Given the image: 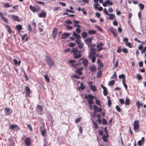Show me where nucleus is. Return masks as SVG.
I'll list each match as a JSON object with an SVG mask.
<instances>
[{
	"mask_svg": "<svg viewBox=\"0 0 146 146\" xmlns=\"http://www.w3.org/2000/svg\"><path fill=\"white\" fill-rule=\"evenodd\" d=\"M18 127L17 125L16 124H11L9 125V129L11 130L15 129Z\"/></svg>",
	"mask_w": 146,
	"mask_h": 146,
	"instance_id": "obj_18",
	"label": "nucleus"
},
{
	"mask_svg": "<svg viewBox=\"0 0 146 146\" xmlns=\"http://www.w3.org/2000/svg\"><path fill=\"white\" fill-rule=\"evenodd\" d=\"M65 23L67 24H71L72 23V21L70 20H66L65 21Z\"/></svg>",
	"mask_w": 146,
	"mask_h": 146,
	"instance_id": "obj_49",
	"label": "nucleus"
},
{
	"mask_svg": "<svg viewBox=\"0 0 146 146\" xmlns=\"http://www.w3.org/2000/svg\"><path fill=\"white\" fill-rule=\"evenodd\" d=\"M115 82V81L114 80H112L110 81L108 83L109 85L112 86L114 84Z\"/></svg>",
	"mask_w": 146,
	"mask_h": 146,
	"instance_id": "obj_39",
	"label": "nucleus"
},
{
	"mask_svg": "<svg viewBox=\"0 0 146 146\" xmlns=\"http://www.w3.org/2000/svg\"><path fill=\"white\" fill-rule=\"evenodd\" d=\"M78 47L80 49H82L83 48L84 46V44L83 43H80L79 44Z\"/></svg>",
	"mask_w": 146,
	"mask_h": 146,
	"instance_id": "obj_43",
	"label": "nucleus"
},
{
	"mask_svg": "<svg viewBox=\"0 0 146 146\" xmlns=\"http://www.w3.org/2000/svg\"><path fill=\"white\" fill-rule=\"evenodd\" d=\"M4 110L5 114L6 115H11L13 112V110L10 108H5Z\"/></svg>",
	"mask_w": 146,
	"mask_h": 146,
	"instance_id": "obj_5",
	"label": "nucleus"
},
{
	"mask_svg": "<svg viewBox=\"0 0 146 146\" xmlns=\"http://www.w3.org/2000/svg\"><path fill=\"white\" fill-rule=\"evenodd\" d=\"M29 8L31 10L34 12H35L36 11V9L34 6L30 5L29 6Z\"/></svg>",
	"mask_w": 146,
	"mask_h": 146,
	"instance_id": "obj_31",
	"label": "nucleus"
},
{
	"mask_svg": "<svg viewBox=\"0 0 146 146\" xmlns=\"http://www.w3.org/2000/svg\"><path fill=\"white\" fill-rule=\"evenodd\" d=\"M82 119V117H80L76 119L75 120V123H78L79 121H81Z\"/></svg>",
	"mask_w": 146,
	"mask_h": 146,
	"instance_id": "obj_42",
	"label": "nucleus"
},
{
	"mask_svg": "<svg viewBox=\"0 0 146 146\" xmlns=\"http://www.w3.org/2000/svg\"><path fill=\"white\" fill-rule=\"evenodd\" d=\"M121 47L119 46L118 47V48L117 50V52L118 53H120L121 51Z\"/></svg>",
	"mask_w": 146,
	"mask_h": 146,
	"instance_id": "obj_58",
	"label": "nucleus"
},
{
	"mask_svg": "<svg viewBox=\"0 0 146 146\" xmlns=\"http://www.w3.org/2000/svg\"><path fill=\"white\" fill-rule=\"evenodd\" d=\"M93 124L94 125L95 128V129L97 128L98 127V124H97V123H96L94 122V121L93 122Z\"/></svg>",
	"mask_w": 146,
	"mask_h": 146,
	"instance_id": "obj_60",
	"label": "nucleus"
},
{
	"mask_svg": "<svg viewBox=\"0 0 146 146\" xmlns=\"http://www.w3.org/2000/svg\"><path fill=\"white\" fill-rule=\"evenodd\" d=\"M124 80H122V83L125 89L126 90H127V86L125 83V81H124Z\"/></svg>",
	"mask_w": 146,
	"mask_h": 146,
	"instance_id": "obj_44",
	"label": "nucleus"
},
{
	"mask_svg": "<svg viewBox=\"0 0 146 146\" xmlns=\"http://www.w3.org/2000/svg\"><path fill=\"white\" fill-rule=\"evenodd\" d=\"M37 3L38 4H41L44 6L45 5V3L44 2H43L41 1H38L37 2Z\"/></svg>",
	"mask_w": 146,
	"mask_h": 146,
	"instance_id": "obj_51",
	"label": "nucleus"
},
{
	"mask_svg": "<svg viewBox=\"0 0 146 146\" xmlns=\"http://www.w3.org/2000/svg\"><path fill=\"white\" fill-rule=\"evenodd\" d=\"M76 62V60H70L68 62L70 63H72V65L74 67L76 68V66L78 65H80L81 64V63L80 62H78V63H73L74 62Z\"/></svg>",
	"mask_w": 146,
	"mask_h": 146,
	"instance_id": "obj_10",
	"label": "nucleus"
},
{
	"mask_svg": "<svg viewBox=\"0 0 146 146\" xmlns=\"http://www.w3.org/2000/svg\"><path fill=\"white\" fill-rule=\"evenodd\" d=\"M9 142V146H14L15 145V143L14 141L13 140L12 138H9L8 139Z\"/></svg>",
	"mask_w": 146,
	"mask_h": 146,
	"instance_id": "obj_15",
	"label": "nucleus"
},
{
	"mask_svg": "<svg viewBox=\"0 0 146 146\" xmlns=\"http://www.w3.org/2000/svg\"><path fill=\"white\" fill-rule=\"evenodd\" d=\"M11 6V5H9L8 3H5L4 5V7L5 8H7L10 7Z\"/></svg>",
	"mask_w": 146,
	"mask_h": 146,
	"instance_id": "obj_46",
	"label": "nucleus"
},
{
	"mask_svg": "<svg viewBox=\"0 0 146 146\" xmlns=\"http://www.w3.org/2000/svg\"><path fill=\"white\" fill-rule=\"evenodd\" d=\"M25 91L26 93V95L27 97H29L30 96V89L28 86H26L25 87Z\"/></svg>",
	"mask_w": 146,
	"mask_h": 146,
	"instance_id": "obj_11",
	"label": "nucleus"
},
{
	"mask_svg": "<svg viewBox=\"0 0 146 146\" xmlns=\"http://www.w3.org/2000/svg\"><path fill=\"white\" fill-rule=\"evenodd\" d=\"M65 11L68 12H69L70 13H75L74 11L73 10H70L68 9H66L65 10Z\"/></svg>",
	"mask_w": 146,
	"mask_h": 146,
	"instance_id": "obj_62",
	"label": "nucleus"
},
{
	"mask_svg": "<svg viewBox=\"0 0 146 146\" xmlns=\"http://www.w3.org/2000/svg\"><path fill=\"white\" fill-rule=\"evenodd\" d=\"M88 46L89 47H91V48H94V47H95V46L96 45L94 44H91V43L90 44H89V45H88Z\"/></svg>",
	"mask_w": 146,
	"mask_h": 146,
	"instance_id": "obj_48",
	"label": "nucleus"
},
{
	"mask_svg": "<svg viewBox=\"0 0 146 146\" xmlns=\"http://www.w3.org/2000/svg\"><path fill=\"white\" fill-rule=\"evenodd\" d=\"M81 35L82 37L84 38L87 37L88 34L86 32H83L82 33Z\"/></svg>",
	"mask_w": 146,
	"mask_h": 146,
	"instance_id": "obj_30",
	"label": "nucleus"
},
{
	"mask_svg": "<svg viewBox=\"0 0 146 146\" xmlns=\"http://www.w3.org/2000/svg\"><path fill=\"white\" fill-rule=\"evenodd\" d=\"M58 32V29L56 28H54L52 31V35L54 38H55L56 37Z\"/></svg>",
	"mask_w": 146,
	"mask_h": 146,
	"instance_id": "obj_13",
	"label": "nucleus"
},
{
	"mask_svg": "<svg viewBox=\"0 0 146 146\" xmlns=\"http://www.w3.org/2000/svg\"><path fill=\"white\" fill-rule=\"evenodd\" d=\"M116 108L117 110L119 112H121V109L120 108H119V106H118L117 105L116 106Z\"/></svg>",
	"mask_w": 146,
	"mask_h": 146,
	"instance_id": "obj_53",
	"label": "nucleus"
},
{
	"mask_svg": "<svg viewBox=\"0 0 146 146\" xmlns=\"http://www.w3.org/2000/svg\"><path fill=\"white\" fill-rule=\"evenodd\" d=\"M91 52L89 54H96V49L93 48H91L90 49Z\"/></svg>",
	"mask_w": 146,
	"mask_h": 146,
	"instance_id": "obj_21",
	"label": "nucleus"
},
{
	"mask_svg": "<svg viewBox=\"0 0 146 146\" xmlns=\"http://www.w3.org/2000/svg\"><path fill=\"white\" fill-rule=\"evenodd\" d=\"M119 78L120 79H122V80H124V81H125V77L124 74H122L119 76Z\"/></svg>",
	"mask_w": 146,
	"mask_h": 146,
	"instance_id": "obj_34",
	"label": "nucleus"
},
{
	"mask_svg": "<svg viewBox=\"0 0 146 146\" xmlns=\"http://www.w3.org/2000/svg\"><path fill=\"white\" fill-rule=\"evenodd\" d=\"M12 18H13L14 20L15 21H19L20 20H19V17L17 15H11Z\"/></svg>",
	"mask_w": 146,
	"mask_h": 146,
	"instance_id": "obj_20",
	"label": "nucleus"
},
{
	"mask_svg": "<svg viewBox=\"0 0 146 146\" xmlns=\"http://www.w3.org/2000/svg\"><path fill=\"white\" fill-rule=\"evenodd\" d=\"M123 40L124 42L126 43L128 42V39L126 37L123 38Z\"/></svg>",
	"mask_w": 146,
	"mask_h": 146,
	"instance_id": "obj_61",
	"label": "nucleus"
},
{
	"mask_svg": "<svg viewBox=\"0 0 146 146\" xmlns=\"http://www.w3.org/2000/svg\"><path fill=\"white\" fill-rule=\"evenodd\" d=\"M16 29L18 30H21L22 27L21 25H19L16 26Z\"/></svg>",
	"mask_w": 146,
	"mask_h": 146,
	"instance_id": "obj_38",
	"label": "nucleus"
},
{
	"mask_svg": "<svg viewBox=\"0 0 146 146\" xmlns=\"http://www.w3.org/2000/svg\"><path fill=\"white\" fill-rule=\"evenodd\" d=\"M71 52H73L74 56V59H78L80 58L81 56V50H78L77 47L74 48L71 51Z\"/></svg>",
	"mask_w": 146,
	"mask_h": 146,
	"instance_id": "obj_1",
	"label": "nucleus"
},
{
	"mask_svg": "<svg viewBox=\"0 0 146 146\" xmlns=\"http://www.w3.org/2000/svg\"><path fill=\"white\" fill-rule=\"evenodd\" d=\"M119 102L121 104H123L124 103V100L123 99H121L119 100Z\"/></svg>",
	"mask_w": 146,
	"mask_h": 146,
	"instance_id": "obj_59",
	"label": "nucleus"
},
{
	"mask_svg": "<svg viewBox=\"0 0 146 146\" xmlns=\"http://www.w3.org/2000/svg\"><path fill=\"white\" fill-rule=\"evenodd\" d=\"M93 39V38L92 37L88 38L86 39L85 40L84 42L86 43L88 45L89 44L91 43Z\"/></svg>",
	"mask_w": 146,
	"mask_h": 146,
	"instance_id": "obj_12",
	"label": "nucleus"
},
{
	"mask_svg": "<svg viewBox=\"0 0 146 146\" xmlns=\"http://www.w3.org/2000/svg\"><path fill=\"white\" fill-rule=\"evenodd\" d=\"M104 12L107 15H108L110 13L108 12L107 9L106 8H104Z\"/></svg>",
	"mask_w": 146,
	"mask_h": 146,
	"instance_id": "obj_50",
	"label": "nucleus"
},
{
	"mask_svg": "<svg viewBox=\"0 0 146 146\" xmlns=\"http://www.w3.org/2000/svg\"><path fill=\"white\" fill-rule=\"evenodd\" d=\"M107 122L105 118L103 119V124L104 125H106L107 124Z\"/></svg>",
	"mask_w": 146,
	"mask_h": 146,
	"instance_id": "obj_54",
	"label": "nucleus"
},
{
	"mask_svg": "<svg viewBox=\"0 0 146 146\" xmlns=\"http://www.w3.org/2000/svg\"><path fill=\"white\" fill-rule=\"evenodd\" d=\"M41 134L43 137L45 136L46 134V129H44L40 131Z\"/></svg>",
	"mask_w": 146,
	"mask_h": 146,
	"instance_id": "obj_27",
	"label": "nucleus"
},
{
	"mask_svg": "<svg viewBox=\"0 0 146 146\" xmlns=\"http://www.w3.org/2000/svg\"><path fill=\"white\" fill-rule=\"evenodd\" d=\"M104 45V44L102 42H100L97 45L96 47L98 48L97 50L98 52H99L101 50H103L102 47Z\"/></svg>",
	"mask_w": 146,
	"mask_h": 146,
	"instance_id": "obj_8",
	"label": "nucleus"
},
{
	"mask_svg": "<svg viewBox=\"0 0 146 146\" xmlns=\"http://www.w3.org/2000/svg\"><path fill=\"white\" fill-rule=\"evenodd\" d=\"M110 31L112 33L113 36L115 37H117V31L115 29L112 28L111 29H110Z\"/></svg>",
	"mask_w": 146,
	"mask_h": 146,
	"instance_id": "obj_19",
	"label": "nucleus"
},
{
	"mask_svg": "<svg viewBox=\"0 0 146 146\" xmlns=\"http://www.w3.org/2000/svg\"><path fill=\"white\" fill-rule=\"evenodd\" d=\"M104 95L105 96H106L108 94V92H107V88H104V89H103V92Z\"/></svg>",
	"mask_w": 146,
	"mask_h": 146,
	"instance_id": "obj_35",
	"label": "nucleus"
},
{
	"mask_svg": "<svg viewBox=\"0 0 146 146\" xmlns=\"http://www.w3.org/2000/svg\"><path fill=\"white\" fill-rule=\"evenodd\" d=\"M137 79L139 80H141L142 79V77L140 74H137Z\"/></svg>",
	"mask_w": 146,
	"mask_h": 146,
	"instance_id": "obj_52",
	"label": "nucleus"
},
{
	"mask_svg": "<svg viewBox=\"0 0 146 146\" xmlns=\"http://www.w3.org/2000/svg\"><path fill=\"white\" fill-rule=\"evenodd\" d=\"M45 58V61L48 66L50 67H52L54 66V61L52 60V57L49 55H46V56Z\"/></svg>",
	"mask_w": 146,
	"mask_h": 146,
	"instance_id": "obj_2",
	"label": "nucleus"
},
{
	"mask_svg": "<svg viewBox=\"0 0 146 146\" xmlns=\"http://www.w3.org/2000/svg\"><path fill=\"white\" fill-rule=\"evenodd\" d=\"M44 123H42V125L40 127V131H41L44 129Z\"/></svg>",
	"mask_w": 146,
	"mask_h": 146,
	"instance_id": "obj_45",
	"label": "nucleus"
},
{
	"mask_svg": "<svg viewBox=\"0 0 146 146\" xmlns=\"http://www.w3.org/2000/svg\"><path fill=\"white\" fill-rule=\"evenodd\" d=\"M118 64H119V60H117L116 62H115V66H114V68L117 67L118 65Z\"/></svg>",
	"mask_w": 146,
	"mask_h": 146,
	"instance_id": "obj_63",
	"label": "nucleus"
},
{
	"mask_svg": "<svg viewBox=\"0 0 146 146\" xmlns=\"http://www.w3.org/2000/svg\"><path fill=\"white\" fill-rule=\"evenodd\" d=\"M5 27L7 29V31L9 33H11L13 32V31H12L11 28L9 26L7 25H5Z\"/></svg>",
	"mask_w": 146,
	"mask_h": 146,
	"instance_id": "obj_28",
	"label": "nucleus"
},
{
	"mask_svg": "<svg viewBox=\"0 0 146 146\" xmlns=\"http://www.w3.org/2000/svg\"><path fill=\"white\" fill-rule=\"evenodd\" d=\"M46 14L45 12H42L38 15L39 17L40 18H44L45 17Z\"/></svg>",
	"mask_w": 146,
	"mask_h": 146,
	"instance_id": "obj_24",
	"label": "nucleus"
},
{
	"mask_svg": "<svg viewBox=\"0 0 146 146\" xmlns=\"http://www.w3.org/2000/svg\"><path fill=\"white\" fill-rule=\"evenodd\" d=\"M94 109V112L95 113V112H99L102 111V109L101 108H98L96 105H94L93 106Z\"/></svg>",
	"mask_w": 146,
	"mask_h": 146,
	"instance_id": "obj_9",
	"label": "nucleus"
},
{
	"mask_svg": "<svg viewBox=\"0 0 146 146\" xmlns=\"http://www.w3.org/2000/svg\"><path fill=\"white\" fill-rule=\"evenodd\" d=\"M109 15V18H107L108 19H110V20H112L115 17V15L113 14H109V15Z\"/></svg>",
	"mask_w": 146,
	"mask_h": 146,
	"instance_id": "obj_26",
	"label": "nucleus"
},
{
	"mask_svg": "<svg viewBox=\"0 0 146 146\" xmlns=\"http://www.w3.org/2000/svg\"><path fill=\"white\" fill-rule=\"evenodd\" d=\"M65 25L66 26V28L68 30H71L72 29L73 27L72 26H69L68 25Z\"/></svg>",
	"mask_w": 146,
	"mask_h": 146,
	"instance_id": "obj_47",
	"label": "nucleus"
},
{
	"mask_svg": "<svg viewBox=\"0 0 146 146\" xmlns=\"http://www.w3.org/2000/svg\"><path fill=\"white\" fill-rule=\"evenodd\" d=\"M96 54H89L88 57L89 58L91 59L92 62L94 63L96 60Z\"/></svg>",
	"mask_w": 146,
	"mask_h": 146,
	"instance_id": "obj_7",
	"label": "nucleus"
},
{
	"mask_svg": "<svg viewBox=\"0 0 146 146\" xmlns=\"http://www.w3.org/2000/svg\"><path fill=\"white\" fill-rule=\"evenodd\" d=\"M70 35V33H66L62 35V37L61 38L62 39H64L66 38Z\"/></svg>",
	"mask_w": 146,
	"mask_h": 146,
	"instance_id": "obj_17",
	"label": "nucleus"
},
{
	"mask_svg": "<svg viewBox=\"0 0 146 146\" xmlns=\"http://www.w3.org/2000/svg\"><path fill=\"white\" fill-rule=\"evenodd\" d=\"M89 68L92 72H95L96 70V67L94 66H91L89 67Z\"/></svg>",
	"mask_w": 146,
	"mask_h": 146,
	"instance_id": "obj_25",
	"label": "nucleus"
},
{
	"mask_svg": "<svg viewBox=\"0 0 146 146\" xmlns=\"http://www.w3.org/2000/svg\"><path fill=\"white\" fill-rule=\"evenodd\" d=\"M25 143L26 145L29 146L31 144V139L29 137H27L25 139Z\"/></svg>",
	"mask_w": 146,
	"mask_h": 146,
	"instance_id": "obj_14",
	"label": "nucleus"
},
{
	"mask_svg": "<svg viewBox=\"0 0 146 146\" xmlns=\"http://www.w3.org/2000/svg\"><path fill=\"white\" fill-rule=\"evenodd\" d=\"M99 5V4L98 3H96V4L94 5V8L95 9H97Z\"/></svg>",
	"mask_w": 146,
	"mask_h": 146,
	"instance_id": "obj_64",
	"label": "nucleus"
},
{
	"mask_svg": "<svg viewBox=\"0 0 146 146\" xmlns=\"http://www.w3.org/2000/svg\"><path fill=\"white\" fill-rule=\"evenodd\" d=\"M145 52H146V46L141 50V52L142 54H143Z\"/></svg>",
	"mask_w": 146,
	"mask_h": 146,
	"instance_id": "obj_57",
	"label": "nucleus"
},
{
	"mask_svg": "<svg viewBox=\"0 0 146 146\" xmlns=\"http://www.w3.org/2000/svg\"><path fill=\"white\" fill-rule=\"evenodd\" d=\"M138 5L139 7V9L141 10H142L143 9L144 7V6L143 4L139 3V4Z\"/></svg>",
	"mask_w": 146,
	"mask_h": 146,
	"instance_id": "obj_33",
	"label": "nucleus"
},
{
	"mask_svg": "<svg viewBox=\"0 0 146 146\" xmlns=\"http://www.w3.org/2000/svg\"><path fill=\"white\" fill-rule=\"evenodd\" d=\"M80 38H78V39H76V41L77 44H79L81 43V41L80 40Z\"/></svg>",
	"mask_w": 146,
	"mask_h": 146,
	"instance_id": "obj_56",
	"label": "nucleus"
},
{
	"mask_svg": "<svg viewBox=\"0 0 146 146\" xmlns=\"http://www.w3.org/2000/svg\"><path fill=\"white\" fill-rule=\"evenodd\" d=\"M109 137L108 134L107 133V134H105L102 136V139L104 142H106L108 141L107 138H108Z\"/></svg>",
	"mask_w": 146,
	"mask_h": 146,
	"instance_id": "obj_16",
	"label": "nucleus"
},
{
	"mask_svg": "<svg viewBox=\"0 0 146 146\" xmlns=\"http://www.w3.org/2000/svg\"><path fill=\"white\" fill-rule=\"evenodd\" d=\"M90 90L94 92L96 91L97 90V88L96 86L94 85L90 87Z\"/></svg>",
	"mask_w": 146,
	"mask_h": 146,
	"instance_id": "obj_32",
	"label": "nucleus"
},
{
	"mask_svg": "<svg viewBox=\"0 0 146 146\" xmlns=\"http://www.w3.org/2000/svg\"><path fill=\"white\" fill-rule=\"evenodd\" d=\"M130 100L129 99H126L125 102V105H129L130 104Z\"/></svg>",
	"mask_w": 146,
	"mask_h": 146,
	"instance_id": "obj_37",
	"label": "nucleus"
},
{
	"mask_svg": "<svg viewBox=\"0 0 146 146\" xmlns=\"http://www.w3.org/2000/svg\"><path fill=\"white\" fill-rule=\"evenodd\" d=\"M76 44L75 43L71 42L69 44V45L70 47H73Z\"/></svg>",
	"mask_w": 146,
	"mask_h": 146,
	"instance_id": "obj_55",
	"label": "nucleus"
},
{
	"mask_svg": "<svg viewBox=\"0 0 146 146\" xmlns=\"http://www.w3.org/2000/svg\"><path fill=\"white\" fill-rule=\"evenodd\" d=\"M125 45L128 46L130 48H131L132 47V45L131 43L130 42H127L126 43Z\"/></svg>",
	"mask_w": 146,
	"mask_h": 146,
	"instance_id": "obj_41",
	"label": "nucleus"
},
{
	"mask_svg": "<svg viewBox=\"0 0 146 146\" xmlns=\"http://www.w3.org/2000/svg\"><path fill=\"white\" fill-rule=\"evenodd\" d=\"M72 35L73 36H74L75 37H76V39L78 38H80L81 36L80 35L76 33L74 31H73V35Z\"/></svg>",
	"mask_w": 146,
	"mask_h": 146,
	"instance_id": "obj_22",
	"label": "nucleus"
},
{
	"mask_svg": "<svg viewBox=\"0 0 146 146\" xmlns=\"http://www.w3.org/2000/svg\"><path fill=\"white\" fill-rule=\"evenodd\" d=\"M133 129L135 132H139V130H138L139 127V120H135L133 124Z\"/></svg>",
	"mask_w": 146,
	"mask_h": 146,
	"instance_id": "obj_4",
	"label": "nucleus"
},
{
	"mask_svg": "<svg viewBox=\"0 0 146 146\" xmlns=\"http://www.w3.org/2000/svg\"><path fill=\"white\" fill-rule=\"evenodd\" d=\"M96 31L94 30H89L88 31V33L89 35H91L95 34Z\"/></svg>",
	"mask_w": 146,
	"mask_h": 146,
	"instance_id": "obj_29",
	"label": "nucleus"
},
{
	"mask_svg": "<svg viewBox=\"0 0 146 146\" xmlns=\"http://www.w3.org/2000/svg\"><path fill=\"white\" fill-rule=\"evenodd\" d=\"M37 109L40 112H41L43 110V108L41 106L39 105H38L37 106Z\"/></svg>",
	"mask_w": 146,
	"mask_h": 146,
	"instance_id": "obj_40",
	"label": "nucleus"
},
{
	"mask_svg": "<svg viewBox=\"0 0 146 146\" xmlns=\"http://www.w3.org/2000/svg\"><path fill=\"white\" fill-rule=\"evenodd\" d=\"M79 61H82L84 66L85 67L87 66L88 62L87 59L81 58L79 59Z\"/></svg>",
	"mask_w": 146,
	"mask_h": 146,
	"instance_id": "obj_6",
	"label": "nucleus"
},
{
	"mask_svg": "<svg viewBox=\"0 0 146 146\" xmlns=\"http://www.w3.org/2000/svg\"><path fill=\"white\" fill-rule=\"evenodd\" d=\"M44 78L45 80L48 83L50 81L49 78H48V76L47 75H45L44 76Z\"/></svg>",
	"mask_w": 146,
	"mask_h": 146,
	"instance_id": "obj_36",
	"label": "nucleus"
},
{
	"mask_svg": "<svg viewBox=\"0 0 146 146\" xmlns=\"http://www.w3.org/2000/svg\"><path fill=\"white\" fill-rule=\"evenodd\" d=\"M97 63L100 67L102 68L103 67V64L100 59L97 60Z\"/></svg>",
	"mask_w": 146,
	"mask_h": 146,
	"instance_id": "obj_23",
	"label": "nucleus"
},
{
	"mask_svg": "<svg viewBox=\"0 0 146 146\" xmlns=\"http://www.w3.org/2000/svg\"><path fill=\"white\" fill-rule=\"evenodd\" d=\"M84 97L85 99L87 100L88 103H94V102L93 100L94 98V96L90 94H86L85 95Z\"/></svg>",
	"mask_w": 146,
	"mask_h": 146,
	"instance_id": "obj_3",
	"label": "nucleus"
}]
</instances>
